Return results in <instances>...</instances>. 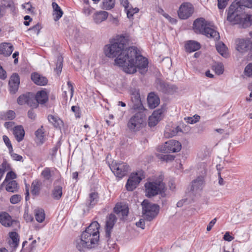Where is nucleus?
Here are the masks:
<instances>
[{"instance_id":"58836bf2","label":"nucleus","mask_w":252,"mask_h":252,"mask_svg":"<svg viewBox=\"0 0 252 252\" xmlns=\"http://www.w3.org/2000/svg\"><path fill=\"white\" fill-rule=\"evenodd\" d=\"M9 237L12 241L10 244L14 247H17L19 241L18 234L15 232H11L9 233Z\"/></svg>"},{"instance_id":"c756f323","label":"nucleus","mask_w":252,"mask_h":252,"mask_svg":"<svg viewBox=\"0 0 252 252\" xmlns=\"http://www.w3.org/2000/svg\"><path fill=\"white\" fill-rule=\"evenodd\" d=\"M36 143L39 145H42L45 141V134L43 126L38 128L35 132Z\"/></svg>"},{"instance_id":"2f4dec72","label":"nucleus","mask_w":252,"mask_h":252,"mask_svg":"<svg viewBox=\"0 0 252 252\" xmlns=\"http://www.w3.org/2000/svg\"><path fill=\"white\" fill-rule=\"evenodd\" d=\"M116 220V218L114 214H110L106 221V233L110 235V231L113 227Z\"/></svg>"},{"instance_id":"ddd939ff","label":"nucleus","mask_w":252,"mask_h":252,"mask_svg":"<svg viewBox=\"0 0 252 252\" xmlns=\"http://www.w3.org/2000/svg\"><path fill=\"white\" fill-rule=\"evenodd\" d=\"M121 4L124 8L127 17L129 19H133L134 14L137 13L139 11L138 8L132 6L128 0H121Z\"/></svg>"},{"instance_id":"f3484780","label":"nucleus","mask_w":252,"mask_h":252,"mask_svg":"<svg viewBox=\"0 0 252 252\" xmlns=\"http://www.w3.org/2000/svg\"><path fill=\"white\" fill-rule=\"evenodd\" d=\"M204 180L202 176L197 177L192 182L191 190L194 192L201 190L203 187Z\"/></svg>"},{"instance_id":"7c9ffc66","label":"nucleus","mask_w":252,"mask_h":252,"mask_svg":"<svg viewBox=\"0 0 252 252\" xmlns=\"http://www.w3.org/2000/svg\"><path fill=\"white\" fill-rule=\"evenodd\" d=\"M6 191L11 192H17L18 190V186L16 181L10 180L5 184Z\"/></svg>"},{"instance_id":"39448f33","label":"nucleus","mask_w":252,"mask_h":252,"mask_svg":"<svg viewBox=\"0 0 252 252\" xmlns=\"http://www.w3.org/2000/svg\"><path fill=\"white\" fill-rule=\"evenodd\" d=\"M145 110L139 111L133 115L128 120L127 126L132 132L140 130L146 125Z\"/></svg>"},{"instance_id":"5701e85b","label":"nucleus","mask_w":252,"mask_h":252,"mask_svg":"<svg viewBox=\"0 0 252 252\" xmlns=\"http://www.w3.org/2000/svg\"><path fill=\"white\" fill-rule=\"evenodd\" d=\"M114 211L117 214H121L123 218L127 216L128 209L126 205H122L121 203H117Z\"/></svg>"},{"instance_id":"338daca9","label":"nucleus","mask_w":252,"mask_h":252,"mask_svg":"<svg viewBox=\"0 0 252 252\" xmlns=\"http://www.w3.org/2000/svg\"><path fill=\"white\" fill-rule=\"evenodd\" d=\"M19 52L16 51L12 55V58L14 59V63L15 64H17L18 62V56H19Z\"/></svg>"},{"instance_id":"a211bd4d","label":"nucleus","mask_w":252,"mask_h":252,"mask_svg":"<svg viewBox=\"0 0 252 252\" xmlns=\"http://www.w3.org/2000/svg\"><path fill=\"white\" fill-rule=\"evenodd\" d=\"M108 13L105 11H99L93 15V20L96 24H99L105 21L108 18Z\"/></svg>"},{"instance_id":"37998d69","label":"nucleus","mask_w":252,"mask_h":252,"mask_svg":"<svg viewBox=\"0 0 252 252\" xmlns=\"http://www.w3.org/2000/svg\"><path fill=\"white\" fill-rule=\"evenodd\" d=\"M213 68L215 72L218 75L221 74L223 72V67L221 63H216L213 66Z\"/></svg>"},{"instance_id":"864d4df0","label":"nucleus","mask_w":252,"mask_h":252,"mask_svg":"<svg viewBox=\"0 0 252 252\" xmlns=\"http://www.w3.org/2000/svg\"><path fill=\"white\" fill-rule=\"evenodd\" d=\"M61 145V142L60 141H58L57 142L55 147H54L51 150V154L52 155V156H55L56 155L57 151L60 148Z\"/></svg>"},{"instance_id":"4be33fe9","label":"nucleus","mask_w":252,"mask_h":252,"mask_svg":"<svg viewBox=\"0 0 252 252\" xmlns=\"http://www.w3.org/2000/svg\"><path fill=\"white\" fill-rule=\"evenodd\" d=\"M98 195L96 192H92L90 193L89 198L86 201V205L89 208H93L98 202Z\"/></svg>"},{"instance_id":"4468645a","label":"nucleus","mask_w":252,"mask_h":252,"mask_svg":"<svg viewBox=\"0 0 252 252\" xmlns=\"http://www.w3.org/2000/svg\"><path fill=\"white\" fill-rule=\"evenodd\" d=\"M236 49L240 52H244L252 48V41L250 39H238L236 41Z\"/></svg>"},{"instance_id":"f257e3e1","label":"nucleus","mask_w":252,"mask_h":252,"mask_svg":"<svg viewBox=\"0 0 252 252\" xmlns=\"http://www.w3.org/2000/svg\"><path fill=\"white\" fill-rule=\"evenodd\" d=\"M127 41V36L123 35L117 36L104 46V54L109 58H116L115 64L122 67L126 73L133 74L137 70L141 74L145 73L148 69L147 59L141 55L136 47L126 48Z\"/></svg>"},{"instance_id":"13d9d810","label":"nucleus","mask_w":252,"mask_h":252,"mask_svg":"<svg viewBox=\"0 0 252 252\" xmlns=\"http://www.w3.org/2000/svg\"><path fill=\"white\" fill-rule=\"evenodd\" d=\"M163 16L171 24H175L177 22L176 19L172 18L167 13H164Z\"/></svg>"},{"instance_id":"603ef678","label":"nucleus","mask_w":252,"mask_h":252,"mask_svg":"<svg viewBox=\"0 0 252 252\" xmlns=\"http://www.w3.org/2000/svg\"><path fill=\"white\" fill-rule=\"evenodd\" d=\"M162 114V110L160 109H158L155 111L152 114V118H156V119H158L159 121L161 119V115Z\"/></svg>"},{"instance_id":"7ed1b4c3","label":"nucleus","mask_w":252,"mask_h":252,"mask_svg":"<svg viewBox=\"0 0 252 252\" xmlns=\"http://www.w3.org/2000/svg\"><path fill=\"white\" fill-rule=\"evenodd\" d=\"M193 30L195 33L202 34L209 38H212L215 40H219L220 37L217 28L213 23L206 21L203 18H199L194 20Z\"/></svg>"},{"instance_id":"20e7f679","label":"nucleus","mask_w":252,"mask_h":252,"mask_svg":"<svg viewBox=\"0 0 252 252\" xmlns=\"http://www.w3.org/2000/svg\"><path fill=\"white\" fill-rule=\"evenodd\" d=\"M243 7L252 9V0H236L229 6L227 19L234 24L238 23L241 19V12Z\"/></svg>"},{"instance_id":"69168bd1","label":"nucleus","mask_w":252,"mask_h":252,"mask_svg":"<svg viewBox=\"0 0 252 252\" xmlns=\"http://www.w3.org/2000/svg\"><path fill=\"white\" fill-rule=\"evenodd\" d=\"M67 86H68V88L70 92V97L71 98L73 94V91H74L73 87L72 84L71 83V82L70 81L67 82Z\"/></svg>"},{"instance_id":"aec40b11","label":"nucleus","mask_w":252,"mask_h":252,"mask_svg":"<svg viewBox=\"0 0 252 252\" xmlns=\"http://www.w3.org/2000/svg\"><path fill=\"white\" fill-rule=\"evenodd\" d=\"M13 49V46L11 43H3L0 45V54L5 56H10Z\"/></svg>"},{"instance_id":"c9c22d12","label":"nucleus","mask_w":252,"mask_h":252,"mask_svg":"<svg viewBox=\"0 0 252 252\" xmlns=\"http://www.w3.org/2000/svg\"><path fill=\"white\" fill-rule=\"evenodd\" d=\"M15 117V113L12 110H8L0 113V118L3 120H12Z\"/></svg>"},{"instance_id":"4c0bfd02","label":"nucleus","mask_w":252,"mask_h":252,"mask_svg":"<svg viewBox=\"0 0 252 252\" xmlns=\"http://www.w3.org/2000/svg\"><path fill=\"white\" fill-rule=\"evenodd\" d=\"M216 49L218 52L223 57H227V48L224 43L219 42L216 44Z\"/></svg>"},{"instance_id":"a878e982","label":"nucleus","mask_w":252,"mask_h":252,"mask_svg":"<svg viewBox=\"0 0 252 252\" xmlns=\"http://www.w3.org/2000/svg\"><path fill=\"white\" fill-rule=\"evenodd\" d=\"M52 5L53 9V15L54 16V20L55 21H57L62 17L63 11L56 2H52Z\"/></svg>"},{"instance_id":"052dcab7","label":"nucleus","mask_w":252,"mask_h":252,"mask_svg":"<svg viewBox=\"0 0 252 252\" xmlns=\"http://www.w3.org/2000/svg\"><path fill=\"white\" fill-rule=\"evenodd\" d=\"M223 239L225 241L230 242L234 239V237L230 235L229 232H226L224 235Z\"/></svg>"},{"instance_id":"a19ab883","label":"nucleus","mask_w":252,"mask_h":252,"mask_svg":"<svg viewBox=\"0 0 252 252\" xmlns=\"http://www.w3.org/2000/svg\"><path fill=\"white\" fill-rule=\"evenodd\" d=\"M103 8L106 10H110L114 7V0H104L103 2Z\"/></svg>"},{"instance_id":"a18cd8bd","label":"nucleus","mask_w":252,"mask_h":252,"mask_svg":"<svg viewBox=\"0 0 252 252\" xmlns=\"http://www.w3.org/2000/svg\"><path fill=\"white\" fill-rule=\"evenodd\" d=\"M200 117L198 115H194L193 117H189L185 118L187 123L193 124L199 121Z\"/></svg>"},{"instance_id":"6e6552de","label":"nucleus","mask_w":252,"mask_h":252,"mask_svg":"<svg viewBox=\"0 0 252 252\" xmlns=\"http://www.w3.org/2000/svg\"><path fill=\"white\" fill-rule=\"evenodd\" d=\"M144 178V176L142 171L131 173L126 185L127 190L128 191L134 190Z\"/></svg>"},{"instance_id":"8fccbe9b","label":"nucleus","mask_w":252,"mask_h":252,"mask_svg":"<svg viewBox=\"0 0 252 252\" xmlns=\"http://www.w3.org/2000/svg\"><path fill=\"white\" fill-rule=\"evenodd\" d=\"M245 74L248 77H252V63L248 64L245 67Z\"/></svg>"},{"instance_id":"bb28decb","label":"nucleus","mask_w":252,"mask_h":252,"mask_svg":"<svg viewBox=\"0 0 252 252\" xmlns=\"http://www.w3.org/2000/svg\"><path fill=\"white\" fill-rule=\"evenodd\" d=\"M12 220L11 217L5 212L2 213L0 214V222L6 227L10 226L12 224Z\"/></svg>"},{"instance_id":"72a5a7b5","label":"nucleus","mask_w":252,"mask_h":252,"mask_svg":"<svg viewBox=\"0 0 252 252\" xmlns=\"http://www.w3.org/2000/svg\"><path fill=\"white\" fill-rule=\"evenodd\" d=\"M53 170L51 168L45 167L41 173V176L47 181H52Z\"/></svg>"},{"instance_id":"09e8293b","label":"nucleus","mask_w":252,"mask_h":252,"mask_svg":"<svg viewBox=\"0 0 252 252\" xmlns=\"http://www.w3.org/2000/svg\"><path fill=\"white\" fill-rule=\"evenodd\" d=\"M3 140L4 142V143L5 144V145H6V146L7 147L8 150H9V152H12L13 148H12V146L11 144V142H10V141L9 138L6 135H3Z\"/></svg>"},{"instance_id":"e433bc0d","label":"nucleus","mask_w":252,"mask_h":252,"mask_svg":"<svg viewBox=\"0 0 252 252\" xmlns=\"http://www.w3.org/2000/svg\"><path fill=\"white\" fill-rule=\"evenodd\" d=\"M35 218L38 222H42L45 220L44 211L42 209H36L34 210Z\"/></svg>"},{"instance_id":"412c9836","label":"nucleus","mask_w":252,"mask_h":252,"mask_svg":"<svg viewBox=\"0 0 252 252\" xmlns=\"http://www.w3.org/2000/svg\"><path fill=\"white\" fill-rule=\"evenodd\" d=\"M181 131L182 130L179 126L171 127L170 126H167L165 127L164 135L165 137L169 138L175 136Z\"/></svg>"},{"instance_id":"423d86ee","label":"nucleus","mask_w":252,"mask_h":252,"mask_svg":"<svg viewBox=\"0 0 252 252\" xmlns=\"http://www.w3.org/2000/svg\"><path fill=\"white\" fill-rule=\"evenodd\" d=\"M146 195L149 197L158 194L164 189V184L160 180L149 182L145 184Z\"/></svg>"},{"instance_id":"774afa93","label":"nucleus","mask_w":252,"mask_h":252,"mask_svg":"<svg viewBox=\"0 0 252 252\" xmlns=\"http://www.w3.org/2000/svg\"><path fill=\"white\" fill-rule=\"evenodd\" d=\"M31 30L33 31L34 32H37V33H38L40 30V26L38 24L32 27Z\"/></svg>"},{"instance_id":"dca6fc26","label":"nucleus","mask_w":252,"mask_h":252,"mask_svg":"<svg viewBox=\"0 0 252 252\" xmlns=\"http://www.w3.org/2000/svg\"><path fill=\"white\" fill-rule=\"evenodd\" d=\"M147 101L149 107L154 109L158 105L160 100L158 96L154 93H151L148 96Z\"/></svg>"},{"instance_id":"bf43d9fd","label":"nucleus","mask_w":252,"mask_h":252,"mask_svg":"<svg viewBox=\"0 0 252 252\" xmlns=\"http://www.w3.org/2000/svg\"><path fill=\"white\" fill-rule=\"evenodd\" d=\"M22 7L23 9H26L27 10V12H31L32 10V5L30 2L23 4L22 5Z\"/></svg>"},{"instance_id":"e2e57ef3","label":"nucleus","mask_w":252,"mask_h":252,"mask_svg":"<svg viewBox=\"0 0 252 252\" xmlns=\"http://www.w3.org/2000/svg\"><path fill=\"white\" fill-rule=\"evenodd\" d=\"M136 225L137 226L144 229L145 227V221L143 220L140 219L138 222H136Z\"/></svg>"},{"instance_id":"5fc2aeb1","label":"nucleus","mask_w":252,"mask_h":252,"mask_svg":"<svg viewBox=\"0 0 252 252\" xmlns=\"http://www.w3.org/2000/svg\"><path fill=\"white\" fill-rule=\"evenodd\" d=\"M158 122L159 121L156 118H152V115L149 118V125L151 127L155 126Z\"/></svg>"},{"instance_id":"0eeeda50","label":"nucleus","mask_w":252,"mask_h":252,"mask_svg":"<svg viewBox=\"0 0 252 252\" xmlns=\"http://www.w3.org/2000/svg\"><path fill=\"white\" fill-rule=\"evenodd\" d=\"M141 205L143 214L148 220H153L158 213V206L157 204L150 202L148 200H144Z\"/></svg>"},{"instance_id":"cd10ccee","label":"nucleus","mask_w":252,"mask_h":252,"mask_svg":"<svg viewBox=\"0 0 252 252\" xmlns=\"http://www.w3.org/2000/svg\"><path fill=\"white\" fill-rule=\"evenodd\" d=\"M13 134L17 141H21L25 136V130L21 126H15L13 128Z\"/></svg>"},{"instance_id":"473e14b6","label":"nucleus","mask_w":252,"mask_h":252,"mask_svg":"<svg viewBox=\"0 0 252 252\" xmlns=\"http://www.w3.org/2000/svg\"><path fill=\"white\" fill-rule=\"evenodd\" d=\"M41 186L42 183L39 180H34L32 182L31 186V191L32 194L34 195H38L41 189Z\"/></svg>"},{"instance_id":"393cba45","label":"nucleus","mask_w":252,"mask_h":252,"mask_svg":"<svg viewBox=\"0 0 252 252\" xmlns=\"http://www.w3.org/2000/svg\"><path fill=\"white\" fill-rule=\"evenodd\" d=\"M35 100L36 102L34 103L33 105H35V104L37 103L40 104L45 103L48 100V97L46 92L44 91L38 92L35 96ZM37 105V104H36V105Z\"/></svg>"},{"instance_id":"9b49d317","label":"nucleus","mask_w":252,"mask_h":252,"mask_svg":"<svg viewBox=\"0 0 252 252\" xmlns=\"http://www.w3.org/2000/svg\"><path fill=\"white\" fill-rule=\"evenodd\" d=\"M111 171L118 178H122L125 176L129 169V166L125 163H112L110 166Z\"/></svg>"},{"instance_id":"0e129e2a","label":"nucleus","mask_w":252,"mask_h":252,"mask_svg":"<svg viewBox=\"0 0 252 252\" xmlns=\"http://www.w3.org/2000/svg\"><path fill=\"white\" fill-rule=\"evenodd\" d=\"M28 117L32 120H34L36 115L32 110H29L28 113Z\"/></svg>"},{"instance_id":"f03ea898","label":"nucleus","mask_w":252,"mask_h":252,"mask_svg":"<svg viewBox=\"0 0 252 252\" xmlns=\"http://www.w3.org/2000/svg\"><path fill=\"white\" fill-rule=\"evenodd\" d=\"M99 225L97 221L93 222L84 231L80 238L76 241V247L81 251L84 248H91L99 240Z\"/></svg>"},{"instance_id":"de8ad7c7","label":"nucleus","mask_w":252,"mask_h":252,"mask_svg":"<svg viewBox=\"0 0 252 252\" xmlns=\"http://www.w3.org/2000/svg\"><path fill=\"white\" fill-rule=\"evenodd\" d=\"M22 197L19 194H14L12 195L10 199L11 203L15 204L18 203L21 200Z\"/></svg>"},{"instance_id":"ea45409f","label":"nucleus","mask_w":252,"mask_h":252,"mask_svg":"<svg viewBox=\"0 0 252 252\" xmlns=\"http://www.w3.org/2000/svg\"><path fill=\"white\" fill-rule=\"evenodd\" d=\"M49 121L52 123L55 127H58L62 124V121L57 117L53 115H50L48 117Z\"/></svg>"},{"instance_id":"4d7b16f0","label":"nucleus","mask_w":252,"mask_h":252,"mask_svg":"<svg viewBox=\"0 0 252 252\" xmlns=\"http://www.w3.org/2000/svg\"><path fill=\"white\" fill-rule=\"evenodd\" d=\"M24 217L25 220L27 222H31L32 221V220L33 219V217L31 215L29 214L28 211L27 210H25V211L24 214Z\"/></svg>"},{"instance_id":"c85d7f7f","label":"nucleus","mask_w":252,"mask_h":252,"mask_svg":"<svg viewBox=\"0 0 252 252\" xmlns=\"http://www.w3.org/2000/svg\"><path fill=\"white\" fill-rule=\"evenodd\" d=\"M31 97L30 94H23L18 97L17 99V103L19 105H23L27 103L32 107L36 106V104H35V105H33V104L31 102Z\"/></svg>"},{"instance_id":"79ce46f5","label":"nucleus","mask_w":252,"mask_h":252,"mask_svg":"<svg viewBox=\"0 0 252 252\" xmlns=\"http://www.w3.org/2000/svg\"><path fill=\"white\" fill-rule=\"evenodd\" d=\"M94 10L90 5H83L82 12L86 16H89Z\"/></svg>"},{"instance_id":"9d476101","label":"nucleus","mask_w":252,"mask_h":252,"mask_svg":"<svg viewBox=\"0 0 252 252\" xmlns=\"http://www.w3.org/2000/svg\"><path fill=\"white\" fill-rule=\"evenodd\" d=\"M181 148L180 142L175 140H170L162 146L160 151L164 153H176L179 152Z\"/></svg>"},{"instance_id":"3c124183","label":"nucleus","mask_w":252,"mask_h":252,"mask_svg":"<svg viewBox=\"0 0 252 252\" xmlns=\"http://www.w3.org/2000/svg\"><path fill=\"white\" fill-rule=\"evenodd\" d=\"M218 6L220 9H223L227 5L229 0H217Z\"/></svg>"},{"instance_id":"2eb2a0df","label":"nucleus","mask_w":252,"mask_h":252,"mask_svg":"<svg viewBox=\"0 0 252 252\" xmlns=\"http://www.w3.org/2000/svg\"><path fill=\"white\" fill-rule=\"evenodd\" d=\"M20 84L19 75L16 73L13 74L9 81V90L11 94H15L18 91Z\"/></svg>"},{"instance_id":"b1692460","label":"nucleus","mask_w":252,"mask_h":252,"mask_svg":"<svg viewBox=\"0 0 252 252\" xmlns=\"http://www.w3.org/2000/svg\"><path fill=\"white\" fill-rule=\"evenodd\" d=\"M185 48L187 52H194L200 48V44L197 41L189 40L186 42Z\"/></svg>"},{"instance_id":"f704fd0d","label":"nucleus","mask_w":252,"mask_h":252,"mask_svg":"<svg viewBox=\"0 0 252 252\" xmlns=\"http://www.w3.org/2000/svg\"><path fill=\"white\" fill-rule=\"evenodd\" d=\"M63 195V188L61 186H55L52 191V197L56 200H59Z\"/></svg>"},{"instance_id":"f8f14e48","label":"nucleus","mask_w":252,"mask_h":252,"mask_svg":"<svg viewBox=\"0 0 252 252\" xmlns=\"http://www.w3.org/2000/svg\"><path fill=\"white\" fill-rule=\"evenodd\" d=\"M131 100L132 103L131 107L133 109L143 111V107L141 103L139 91L134 90L131 93Z\"/></svg>"},{"instance_id":"6e6d98bb","label":"nucleus","mask_w":252,"mask_h":252,"mask_svg":"<svg viewBox=\"0 0 252 252\" xmlns=\"http://www.w3.org/2000/svg\"><path fill=\"white\" fill-rule=\"evenodd\" d=\"M9 153L10 154L12 158L14 160L20 161H23V157L21 156L13 153V151L9 152Z\"/></svg>"},{"instance_id":"6ab92c4d","label":"nucleus","mask_w":252,"mask_h":252,"mask_svg":"<svg viewBox=\"0 0 252 252\" xmlns=\"http://www.w3.org/2000/svg\"><path fill=\"white\" fill-rule=\"evenodd\" d=\"M32 81L37 85L44 86L47 84V78L37 73H33L31 75Z\"/></svg>"},{"instance_id":"c03bdc74","label":"nucleus","mask_w":252,"mask_h":252,"mask_svg":"<svg viewBox=\"0 0 252 252\" xmlns=\"http://www.w3.org/2000/svg\"><path fill=\"white\" fill-rule=\"evenodd\" d=\"M63 58L61 56L58 57L56 63V67L55 68V70L58 74L60 73L62 71L63 67Z\"/></svg>"},{"instance_id":"49530a36","label":"nucleus","mask_w":252,"mask_h":252,"mask_svg":"<svg viewBox=\"0 0 252 252\" xmlns=\"http://www.w3.org/2000/svg\"><path fill=\"white\" fill-rule=\"evenodd\" d=\"M16 178V174L12 171L8 172L6 176L5 179L2 183V185L6 184L7 182H9V180H13Z\"/></svg>"},{"instance_id":"1a4fd4ad","label":"nucleus","mask_w":252,"mask_h":252,"mask_svg":"<svg viewBox=\"0 0 252 252\" xmlns=\"http://www.w3.org/2000/svg\"><path fill=\"white\" fill-rule=\"evenodd\" d=\"M194 10V7L191 3L184 2L180 5L178 15L181 19H187L193 14Z\"/></svg>"},{"instance_id":"680f3d73","label":"nucleus","mask_w":252,"mask_h":252,"mask_svg":"<svg viewBox=\"0 0 252 252\" xmlns=\"http://www.w3.org/2000/svg\"><path fill=\"white\" fill-rule=\"evenodd\" d=\"M217 221L216 218L213 219L209 223L207 227V230L209 231L211 230L214 224L216 223Z\"/></svg>"}]
</instances>
